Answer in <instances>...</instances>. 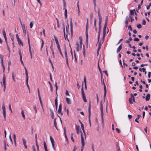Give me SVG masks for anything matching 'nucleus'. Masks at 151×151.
<instances>
[{
	"label": "nucleus",
	"mask_w": 151,
	"mask_h": 151,
	"mask_svg": "<svg viewBox=\"0 0 151 151\" xmlns=\"http://www.w3.org/2000/svg\"><path fill=\"white\" fill-rule=\"evenodd\" d=\"M81 151H83L85 144L84 142V136L83 135L82 132H81Z\"/></svg>",
	"instance_id": "obj_1"
},
{
	"label": "nucleus",
	"mask_w": 151,
	"mask_h": 151,
	"mask_svg": "<svg viewBox=\"0 0 151 151\" xmlns=\"http://www.w3.org/2000/svg\"><path fill=\"white\" fill-rule=\"evenodd\" d=\"M100 110L101 112V118L102 120V122L103 124H104V121L103 118V116H104V112L103 110V104L102 103V101H101L100 102Z\"/></svg>",
	"instance_id": "obj_2"
},
{
	"label": "nucleus",
	"mask_w": 151,
	"mask_h": 151,
	"mask_svg": "<svg viewBox=\"0 0 151 151\" xmlns=\"http://www.w3.org/2000/svg\"><path fill=\"white\" fill-rule=\"evenodd\" d=\"M82 96L83 100L85 102H86L87 100L86 99V95L83 90V83L81 88Z\"/></svg>",
	"instance_id": "obj_3"
},
{
	"label": "nucleus",
	"mask_w": 151,
	"mask_h": 151,
	"mask_svg": "<svg viewBox=\"0 0 151 151\" xmlns=\"http://www.w3.org/2000/svg\"><path fill=\"white\" fill-rule=\"evenodd\" d=\"M2 109L3 114L4 117V120H6V111L5 109V107L4 106V104L3 103L2 106Z\"/></svg>",
	"instance_id": "obj_4"
},
{
	"label": "nucleus",
	"mask_w": 151,
	"mask_h": 151,
	"mask_svg": "<svg viewBox=\"0 0 151 151\" xmlns=\"http://www.w3.org/2000/svg\"><path fill=\"white\" fill-rule=\"evenodd\" d=\"M24 68L25 69V74L26 76V84L27 85V88L29 90V87L28 85V75L27 73V70L26 69V68L25 67H24ZM29 91L30 92V91Z\"/></svg>",
	"instance_id": "obj_5"
},
{
	"label": "nucleus",
	"mask_w": 151,
	"mask_h": 151,
	"mask_svg": "<svg viewBox=\"0 0 151 151\" xmlns=\"http://www.w3.org/2000/svg\"><path fill=\"white\" fill-rule=\"evenodd\" d=\"M2 84L3 83L4 85V91L6 87V78L5 75H3V76L2 82H1Z\"/></svg>",
	"instance_id": "obj_6"
},
{
	"label": "nucleus",
	"mask_w": 151,
	"mask_h": 151,
	"mask_svg": "<svg viewBox=\"0 0 151 151\" xmlns=\"http://www.w3.org/2000/svg\"><path fill=\"white\" fill-rule=\"evenodd\" d=\"M79 40H80V44H79L78 42H76V44L77 46V47H80L81 48L82 45V38L81 37H79Z\"/></svg>",
	"instance_id": "obj_7"
},
{
	"label": "nucleus",
	"mask_w": 151,
	"mask_h": 151,
	"mask_svg": "<svg viewBox=\"0 0 151 151\" xmlns=\"http://www.w3.org/2000/svg\"><path fill=\"white\" fill-rule=\"evenodd\" d=\"M102 20H99V33H98V41H99V39L100 35V34L101 32V23Z\"/></svg>",
	"instance_id": "obj_8"
},
{
	"label": "nucleus",
	"mask_w": 151,
	"mask_h": 151,
	"mask_svg": "<svg viewBox=\"0 0 151 151\" xmlns=\"http://www.w3.org/2000/svg\"><path fill=\"white\" fill-rule=\"evenodd\" d=\"M91 103L90 102L89 104V106H88V119L89 123H91V121H90V116L91 115Z\"/></svg>",
	"instance_id": "obj_9"
},
{
	"label": "nucleus",
	"mask_w": 151,
	"mask_h": 151,
	"mask_svg": "<svg viewBox=\"0 0 151 151\" xmlns=\"http://www.w3.org/2000/svg\"><path fill=\"white\" fill-rule=\"evenodd\" d=\"M87 22L86 24V42H88V19H87Z\"/></svg>",
	"instance_id": "obj_10"
},
{
	"label": "nucleus",
	"mask_w": 151,
	"mask_h": 151,
	"mask_svg": "<svg viewBox=\"0 0 151 151\" xmlns=\"http://www.w3.org/2000/svg\"><path fill=\"white\" fill-rule=\"evenodd\" d=\"M50 141L52 144V148L54 150H55V141L52 138V137L51 136H50Z\"/></svg>",
	"instance_id": "obj_11"
},
{
	"label": "nucleus",
	"mask_w": 151,
	"mask_h": 151,
	"mask_svg": "<svg viewBox=\"0 0 151 151\" xmlns=\"http://www.w3.org/2000/svg\"><path fill=\"white\" fill-rule=\"evenodd\" d=\"M131 97L129 99V102L131 104H133V102L132 101V99L133 101L134 102H135V101L134 100V95L132 94V93L131 94Z\"/></svg>",
	"instance_id": "obj_12"
},
{
	"label": "nucleus",
	"mask_w": 151,
	"mask_h": 151,
	"mask_svg": "<svg viewBox=\"0 0 151 151\" xmlns=\"http://www.w3.org/2000/svg\"><path fill=\"white\" fill-rule=\"evenodd\" d=\"M55 86L56 87V93L57 96H56V99H55V103H58V99H57L58 95L57 94V90L58 89V86H57V83L56 81L55 83Z\"/></svg>",
	"instance_id": "obj_13"
},
{
	"label": "nucleus",
	"mask_w": 151,
	"mask_h": 151,
	"mask_svg": "<svg viewBox=\"0 0 151 151\" xmlns=\"http://www.w3.org/2000/svg\"><path fill=\"white\" fill-rule=\"evenodd\" d=\"M62 110V105L61 104H60L59 106V108L58 110V113L62 115H63V113L61 112Z\"/></svg>",
	"instance_id": "obj_14"
},
{
	"label": "nucleus",
	"mask_w": 151,
	"mask_h": 151,
	"mask_svg": "<svg viewBox=\"0 0 151 151\" xmlns=\"http://www.w3.org/2000/svg\"><path fill=\"white\" fill-rule=\"evenodd\" d=\"M22 140L23 141V144L25 148L26 149H27V144H26L27 143H26V139H25L23 138H22Z\"/></svg>",
	"instance_id": "obj_15"
},
{
	"label": "nucleus",
	"mask_w": 151,
	"mask_h": 151,
	"mask_svg": "<svg viewBox=\"0 0 151 151\" xmlns=\"http://www.w3.org/2000/svg\"><path fill=\"white\" fill-rule=\"evenodd\" d=\"M107 25H105L103 28V35H104V36H105L106 34V27Z\"/></svg>",
	"instance_id": "obj_16"
},
{
	"label": "nucleus",
	"mask_w": 151,
	"mask_h": 151,
	"mask_svg": "<svg viewBox=\"0 0 151 151\" xmlns=\"http://www.w3.org/2000/svg\"><path fill=\"white\" fill-rule=\"evenodd\" d=\"M81 127L83 131V132L84 133V135L83 136H84V137L85 138H86V133H85V131L84 130V126L83 125V124L82 123H81Z\"/></svg>",
	"instance_id": "obj_17"
},
{
	"label": "nucleus",
	"mask_w": 151,
	"mask_h": 151,
	"mask_svg": "<svg viewBox=\"0 0 151 151\" xmlns=\"http://www.w3.org/2000/svg\"><path fill=\"white\" fill-rule=\"evenodd\" d=\"M98 15L99 17V20H102V18L101 16V14L100 13V10L99 9H98Z\"/></svg>",
	"instance_id": "obj_18"
},
{
	"label": "nucleus",
	"mask_w": 151,
	"mask_h": 151,
	"mask_svg": "<svg viewBox=\"0 0 151 151\" xmlns=\"http://www.w3.org/2000/svg\"><path fill=\"white\" fill-rule=\"evenodd\" d=\"M102 43L101 42V39L100 41L99 42L98 45V52L99 51V50H100L101 46V44L102 43Z\"/></svg>",
	"instance_id": "obj_19"
},
{
	"label": "nucleus",
	"mask_w": 151,
	"mask_h": 151,
	"mask_svg": "<svg viewBox=\"0 0 151 151\" xmlns=\"http://www.w3.org/2000/svg\"><path fill=\"white\" fill-rule=\"evenodd\" d=\"M80 128L79 126H76V129L77 132V134H79V130L80 129Z\"/></svg>",
	"instance_id": "obj_20"
},
{
	"label": "nucleus",
	"mask_w": 151,
	"mask_h": 151,
	"mask_svg": "<svg viewBox=\"0 0 151 151\" xmlns=\"http://www.w3.org/2000/svg\"><path fill=\"white\" fill-rule=\"evenodd\" d=\"M122 48V44L120 45L118 47L117 49V51L116 52L117 53H119L120 51V50H121Z\"/></svg>",
	"instance_id": "obj_21"
},
{
	"label": "nucleus",
	"mask_w": 151,
	"mask_h": 151,
	"mask_svg": "<svg viewBox=\"0 0 151 151\" xmlns=\"http://www.w3.org/2000/svg\"><path fill=\"white\" fill-rule=\"evenodd\" d=\"M57 47L58 48V50H59V52L60 53V55H61L63 57V55L62 53V52H61V49H60V46H57Z\"/></svg>",
	"instance_id": "obj_22"
},
{
	"label": "nucleus",
	"mask_w": 151,
	"mask_h": 151,
	"mask_svg": "<svg viewBox=\"0 0 151 151\" xmlns=\"http://www.w3.org/2000/svg\"><path fill=\"white\" fill-rule=\"evenodd\" d=\"M66 102L68 104H71V101L69 98L66 97Z\"/></svg>",
	"instance_id": "obj_23"
},
{
	"label": "nucleus",
	"mask_w": 151,
	"mask_h": 151,
	"mask_svg": "<svg viewBox=\"0 0 151 151\" xmlns=\"http://www.w3.org/2000/svg\"><path fill=\"white\" fill-rule=\"evenodd\" d=\"M54 37H55V42L57 44V46H60L58 42V39L57 37L55 36Z\"/></svg>",
	"instance_id": "obj_24"
},
{
	"label": "nucleus",
	"mask_w": 151,
	"mask_h": 151,
	"mask_svg": "<svg viewBox=\"0 0 151 151\" xmlns=\"http://www.w3.org/2000/svg\"><path fill=\"white\" fill-rule=\"evenodd\" d=\"M150 95L149 94H147L146 98H145V100L146 101H148L150 99Z\"/></svg>",
	"instance_id": "obj_25"
},
{
	"label": "nucleus",
	"mask_w": 151,
	"mask_h": 151,
	"mask_svg": "<svg viewBox=\"0 0 151 151\" xmlns=\"http://www.w3.org/2000/svg\"><path fill=\"white\" fill-rule=\"evenodd\" d=\"M50 111L51 112V117L52 119H53L54 118V114L52 110L51 109H50Z\"/></svg>",
	"instance_id": "obj_26"
},
{
	"label": "nucleus",
	"mask_w": 151,
	"mask_h": 151,
	"mask_svg": "<svg viewBox=\"0 0 151 151\" xmlns=\"http://www.w3.org/2000/svg\"><path fill=\"white\" fill-rule=\"evenodd\" d=\"M141 115L139 114L137 115V117L135 119V122L137 123H139V122L138 121V120L141 117Z\"/></svg>",
	"instance_id": "obj_27"
},
{
	"label": "nucleus",
	"mask_w": 151,
	"mask_h": 151,
	"mask_svg": "<svg viewBox=\"0 0 151 151\" xmlns=\"http://www.w3.org/2000/svg\"><path fill=\"white\" fill-rule=\"evenodd\" d=\"M17 40L18 42V43L19 44V45H22L23 46V43L22 41V40H21L20 39H19Z\"/></svg>",
	"instance_id": "obj_28"
},
{
	"label": "nucleus",
	"mask_w": 151,
	"mask_h": 151,
	"mask_svg": "<svg viewBox=\"0 0 151 151\" xmlns=\"http://www.w3.org/2000/svg\"><path fill=\"white\" fill-rule=\"evenodd\" d=\"M65 57L66 60H68L67 57V54L66 52V50L65 48Z\"/></svg>",
	"instance_id": "obj_29"
},
{
	"label": "nucleus",
	"mask_w": 151,
	"mask_h": 151,
	"mask_svg": "<svg viewBox=\"0 0 151 151\" xmlns=\"http://www.w3.org/2000/svg\"><path fill=\"white\" fill-rule=\"evenodd\" d=\"M54 126L56 128V129L58 130V128H57V123H56V119H54Z\"/></svg>",
	"instance_id": "obj_30"
},
{
	"label": "nucleus",
	"mask_w": 151,
	"mask_h": 151,
	"mask_svg": "<svg viewBox=\"0 0 151 151\" xmlns=\"http://www.w3.org/2000/svg\"><path fill=\"white\" fill-rule=\"evenodd\" d=\"M21 114L23 119H25V116L23 110H22L21 111Z\"/></svg>",
	"instance_id": "obj_31"
},
{
	"label": "nucleus",
	"mask_w": 151,
	"mask_h": 151,
	"mask_svg": "<svg viewBox=\"0 0 151 151\" xmlns=\"http://www.w3.org/2000/svg\"><path fill=\"white\" fill-rule=\"evenodd\" d=\"M73 135H74L73 133V132H72L71 133V140H72V141H73V142H74L75 141H74V140L73 138Z\"/></svg>",
	"instance_id": "obj_32"
},
{
	"label": "nucleus",
	"mask_w": 151,
	"mask_h": 151,
	"mask_svg": "<svg viewBox=\"0 0 151 151\" xmlns=\"http://www.w3.org/2000/svg\"><path fill=\"white\" fill-rule=\"evenodd\" d=\"M3 56L1 54H0V59L1 61V64L3 63Z\"/></svg>",
	"instance_id": "obj_33"
},
{
	"label": "nucleus",
	"mask_w": 151,
	"mask_h": 151,
	"mask_svg": "<svg viewBox=\"0 0 151 151\" xmlns=\"http://www.w3.org/2000/svg\"><path fill=\"white\" fill-rule=\"evenodd\" d=\"M65 10V18L66 19L67 17V11L66 9H64Z\"/></svg>",
	"instance_id": "obj_34"
},
{
	"label": "nucleus",
	"mask_w": 151,
	"mask_h": 151,
	"mask_svg": "<svg viewBox=\"0 0 151 151\" xmlns=\"http://www.w3.org/2000/svg\"><path fill=\"white\" fill-rule=\"evenodd\" d=\"M4 150L5 151H6L7 150L6 148V142L5 140L4 141Z\"/></svg>",
	"instance_id": "obj_35"
},
{
	"label": "nucleus",
	"mask_w": 151,
	"mask_h": 151,
	"mask_svg": "<svg viewBox=\"0 0 151 151\" xmlns=\"http://www.w3.org/2000/svg\"><path fill=\"white\" fill-rule=\"evenodd\" d=\"M43 145H44V147L45 150H46V149H47L46 144V142L45 141H44Z\"/></svg>",
	"instance_id": "obj_36"
},
{
	"label": "nucleus",
	"mask_w": 151,
	"mask_h": 151,
	"mask_svg": "<svg viewBox=\"0 0 151 151\" xmlns=\"http://www.w3.org/2000/svg\"><path fill=\"white\" fill-rule=\"evenodd\" d=\"M108 21V17L106 16V18L105 22V25H107V22Z\"/></svg>",
	"instance_id": "obj_37"
},
{
	"label": "nucleus",
	"mask_w": 151,
	"mask_h": 151,
	"mask_svg": "<svg viewBox=\"0 0 151 151\" xmlns=\"http://www.w3.org/2000/svg\"><path fill=\"white\" fill-rule=\"evenodd\" d=\"M14 72H12V78L13 79V81L14 82H15L16 81L14 79Z\"/></svg>",
	"instance_id": "obj_38"
},
{
	"label": "nucleus",
	"mask_w": 151,
	"mask_h": 151,
	"mask_svg": "<svg viewBox=\"0 0 151 151\" xmlns=\"http://www.w3.org/2000/svg\"><path fill=\"white\" fill-rule=\"evenodd\" d=\"M33 108L35 111V113H37V107H36V106L35 105H34L33 106Z\"/></svg>",
	"instance_id": "obj_39"
},
{
	"label": "nucleus",
	"mask_w": 151,
	"mask_h": 151,
	"mask_svg": "<svg viewBox=\"0 0 151 151\" xmlns=\"http://www.w3.org/2000/svg\"><path fill=\"white\" fill-rule=\"evenodd\" d=\"M2 32H3V35L4 36V37H5L6 36V32H5V30L4 29H3V31H2Z\"/></svg>",
	"instance_id": "obj_40"
},
{
	"label": "nucleus",
	"mask_w": 151,
	"mask_h": 151,
	"mask_svg": "<svg viewBox=\"0 0 151 151\" xmlns=\"http://www.w3.org/2000/svg\"><path fill=\"white\" fill-rule=\"evenodd\" d=\"M64 134H65V137L66 140H68V138H67V135H66V129H64Z\"/></svg>",
	"instance_id": "obj_41"
},
{
	"label": "nucleus",
	"mask_w": 151,
	"mask_h": 151,
	"mask_svg": "<svg viewBox=\"0 0 151 151\" xmlns=\"http://www.w3.org/2000/svg\"><path fill=\"white\" fill-rule=\"evenodd\" d=\"M29 51L30 55H31L32 52H31V49L30 45H29Z\"/></svg>",
	"instance_id": "obj_42"
},
{
	"label": "nucleus",
	"mask_w": 151,
	"mask_h": 151,
	"mask_svg": "<svg viewBox=\"0 0 151 151\" xmlns=\"http://www.w3.org/2000/svg\"><path fill=\"white\" fill-rule=\"evenodd\" d=\"M130 12L129 15H134V12L132 10H130Z\"/></svg>",
	"instance_id": "obj_43"
},
{
	"label": "nucleus",
	"mask_w": 151,
	"mask_h": 151,
	"mask_svg": "<svg viewBox=\"0 0 151 151\" xmlns=\"http://www.w3.org/2000/svg\"><path fill=\"white\" fill-rule=\"evenodd\" d=\"M48 83H49V84H50V88H51V91L52 92V85L51 83H50V81H49Z\"/></svg>",
	"instance_id": "obj_44"
},
{
	"label": "nucleus",
	"mask_w": 151,
	"mask_h": 151,
	"mask_svg": "<svg viewBox=\"0 0 151 151\" xmlns=\"http://www.w3.org/2000/svg\"><path fill=\"white\" fill-rule=\"evenodd\" d=\"M30 27L31 28L32 27L33 25V23L32 22H31L29 24Z\"/></svg>",
	"instance_id": "obj_45"
},
{
	"label": "nucleus",
	"mask_w": 151,
	"mask_h": 151,
	"mask_svg": "<svg viewBox=\"0 0 151 151\" xmlns=\"http://www.w3.org/2000/svg\"><path fill=\"white\" fill-rule=\"evenodd\" d=\"M104 92H106V88L105 83H104Z\"/></svg>",
	"instance_id": "obj_46"
},
{
	"label": "nucleus",
	"mask_w": 151,
	"mask_h": 151,
	"mask_svg": "<svg viewBox=\"0 0 151 151\" xmlns=\"http://www.w3.org/2000/svg\"><path fill=\"white\" fill-rule=\"evenodd\" d=\"M137 27L139 29L141 28L142 27L141 25L140 24H137Z\"/></svg>",
	"instance_id": "obj_47"
},
{
	"label": "nucleus",
	"mask_w": 151,
	"mask_h": 151,
	"mask_svg": "<svg viewBox=\"0 0 151 151\" xmlns=\"http://www.w3.org/2000/svg\"><path fill=\"white\" fill-rule=\"evenodd\" d=\"M63 32L64 33L65 38V39L66 40V38H67V35H66V36H65V28H63Z\"/></svg>",
	"instance_id": "obj_48"
},
{
	"label": "nucleus",
	"mask_w": 151,
	"mask_h": 151,
	"mask_svg": "<svg viewBox=\"0 0 151 151\" xmlns=\"http://www.w3.org/2000/svg\"><path fill=\"white\" fill-rule=\"evenodd\" d=\"M42 45L41 47V49H40V50L41 51H42V49L43 47V45L44 44V41L43 40H42Z\"/></svg>",
	"instance_id": "obj_49"
},
{
	"label": "nucleus",
	"mask_w": 151,
	"mask_h": 151,
	"mask_svg": "<svg viewBox=\"0 0 151 151\" xmlns=\"http://www.w3.org/2000/svg\"><path fill=\"white\" fill-rule=\"evenodd\" d=\"M66 3L65 2V1H63V7H64V9H66Z\"/></svg>",
	"instance_id": "obj_50"
},
{
	"label": "nucleus",
	"mask_w": 151,
	"mask_h": 151,
	"mask_svg": "<svg viewBox=\"0 0 151 151\" xmlns=\"http://www.w3.org/2000/svg\"><path fill=\"white\" fill-rule=\"evenodd\" d=\"M69 30V25L68 24L67 26H66V31L67 32H68Z\"/></svg>",
	"instance_id": "obj_51"
},
{
	"label": "nucleus",
	"mask_w": 151,
	"mask_h": 151,
	"mask_svg": "<svg viewBox=\"0 0 151 151\" xmlns=\"http://www.w3.org/2000/svg\"><path fill=\"white\" fill-rule=\"evenodd\" d=\"M13 138L14 142H15V140H16V136L15 134H13Z\"/></svg>",
	"instance_id": "obj_52"
},
{
	"label": "nucleus",
	"mask_w": 151,
	"mask_h": 151,
	"mask_svg": "<svg viewBox=\"0 0 151 151\" xmlns=\"http://www.w3.org/2000/svg\"><path fill=\"white\" fill-rule=\"evenodd\" d=\"M151 3H150L149 4V5L148 6H147V10H148L149 9H150V7L151 6Z\"/></svg>",
	"instance_id": "obj_53"
},
{
	"label": "nucleus",
	"mask_w": 151,
	"mask_h": 151,
	"mask_svg": "<svg viewBox=\"0 0 151 151\" xmlns=\"http://www.w3.org/2000/svg\"><path fill=\"white\" fill-rule=\"evenodd\" d=\"M36 146L37 147V151H40L39 146L38 145V143H36Z\"/></svg>",
	"instance_id": "obj_54"
},
{
	"label": "nucleus",
	"mask_w": 151,
	"mask_h": 151,
	"mask_svg": "<svg viewBox=\"0 0 151 151\" xmlns=\"http://www.w3.org/2000/svg\"><path fill=\"white\" fill-rule=\"evenodd\" d=\"M106 92H104V101H105V97L106 96Z\"/></svg>",
	"instance_id": "obj_55"
},
{
	"label": "nucleus",
	"mask_w": 151,
	"mask_h": 151,
	"mask_svg": "<svg viewBox=\"0 0 151 151\" xmlns=\"http://www.w3.org/2000/svg\"><path fill=\"white\" fill-rule=\"evenodd\" d=\"M99 63V61L98 62V68L99 69V70L100 73H101L102 72L101 70V69L100 68V67Z\"/></svg>",
	"instance_id": "obj_56"
},
{
	"label": "nucleus",
	"mask_w": 151,
	"mask_h": 151,
	"mask_svg": "<svg viewBox=\"0 0 151 151\" xmlns=\"http://www.w3.org/2000/svg\"><path fill=\"white\" fill-rule=\"evenodd\" d=\"M146 22L145 20L144 19H143L142 20V24L145 25L146 24Z\"/></svg>",
	"instance_id": "obj_57"
},
{
	"label": "nucleus",
	"mask_w": 151,
	"mask_h": 151,
	"mask_svg": "<svg viewBox=\"0 0 151 151\" xmlns=\"http://www.w3.org/2000/svg\"><path fill=\"white\" fill-rule=\"evenodd\" d=\"M35 143H37V134H36L35 135Z\"/></svg>",
	"instance_id": "obj_58"
},
{
	"label": "nucleus",
	"mask_w": 151,
	"mask_h": 151,
	"mask_svg": "<svg viewBox=\"0 0 151 151\" xmlns=\"http://www.w3.org/2000/svg\"><path fill=\"white\" fill-rule=\"evenodd\" d=\"M40 100V103L41 104V105L42 109H43V105H42V100Z\"/></svg>",
	"instance_id": "obj_59"
},
{
	"label": "nucleus",
	"mask_w": 151,
	"mask_h": 151,
	"mask_svg": "<svg viewBox=\"0 0 151 151\" xmlns=\"http://www.w3.org/2000/svg\"><path fill=\"white\" fill-rule=\"evenodd\" d=\"M134 40L135 41H138L139 40V39L137 38H134Z\"/></svg>",
	"instance_id": "obj_60"
},
{
	"label": "nucleus",
	"mask_w": 151,
	"mask_h": 151,
	"mask_svg": "<svg viewBox=\"0 0 151 151\" xmlns=\"http://www.w3.org/2000/svg\"><path fill=\"white\" fill-rule=\"evenodd\" d=\"M22 30L26 29L24 24H23V25H22Z\"/></svg>",
	"instance_id": "obj_61"
},
{
	"label": "nucleus",
	"mask_w": 151,
	"mask_h": 151,
	"mask_svg": "<svg viewBox=\"0 0 151 151\" xmlns=\"http://www.w3.org/2000/svg\"><path fill=\"white\" fill-rule=\"evenodd\" d=\"M22 58H20V60L21 62V63L24 66V64L23 61L22 60Z\"/></svg>",
	"instance_id": "obj_62"
},
{
	"label": "nucleus",
	"mask_w": 151,
	"mask_h": 151,
	"mask_svg": "<svg viewBox=\"0 0 151 151\" xmlns=\"http://www.w3.org/2000/svg\"><path fill=\"white\" fill-rule=\"evenodd\" d=\"M19 55L20 58H22V55L21 53V51H20V50H19Z\"/></svg>",
	"instance_id": "obj_63"
},
{
	"label": "nucleus",
	"mask_w": 151,
	"mask_h": 151,
	"mask_svg": "<svg viewBox=\"0 0 151 151\" xmlns=\"http://www.w3.org/2000/svg\"><path fill=\"white\" fill-rule=\"evenodd\" d=\"M128 117L129 119H130L132 117V116L130 114L128 115Z\"/></svg>",
	"instance_id": "obj_64"
}]
</instances>
